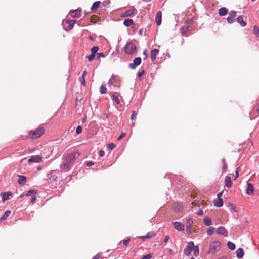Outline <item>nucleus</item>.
I'll use <instances>...</instances> for the list:
<instances>
[{
    "label": "nucleus",
    "instance_id": "nucleus-15",
    "mask_svg": "<svg viewBox=\"0 0 259 259\" xmlns=\"http://www.w3.org/2000/svg\"><path fill=\"white\" fill-rule=\"evenodd\" d=\"M64 22L66 24L68 25V29L69 30H70V29H72V28L73 27V26L76 22V20H67Z\"/></svg>",
    "mask_w": 259,
    "mask_h": 259
},
{
    "label": "nucleus",
    "instance_id": "nucleus-1",
    "mask_svg": "<svg viewBox=\"0 0 259 259\" xmlns=\"http://www.w3.org/2000/svg\"><path fill=\"white\" fill-rule=\"evenodd\" d=\"M45 132L42 127H38L34 130H31L29 132L28 136L32 139H36L40 137Z\"/></svg>",
    "mask_w": 259,
    "mask_h": 259
},
{
    "label": "nucleus",
    "instance_id": "nucleus-50",
    "mask_svg": "<svg viewBox=\"0 0 259 259\" xmlns=\"http://www.w3.org/2000/svg\"><path fill=\"white\" fill-rule=\"evenodd\" d=\"M102 253L101 252H99L98 253V254H97L96 255H95L93 258L92 259H99V258H100L102 256Z\"/></svg>",
    "mask_w": 259,
    "mask_h": 259
},
{
    "label": "nucleus",
    "instance_id": "nucleus-32",
    "mask_svg": "<svg viewBox=\"0 0 259 259\" xmlns=\"http://www.w3.org/2000/svg\"><path fill=\"white\" fill-rule=\"evenodd\" d=\"M193 254L194 255V256H197L199 254V248L197 246H194V248H193Z\"/></svg>",
    "mask_w": 259,
    "mask_h": 259
},
{
    "label": "nucleus",
    "instance_id": "nucleus-29",
    "mask_svg": "<svg viewBox=\"0 0 259 259\" xmlns=\"http://www.w3.org/2000/svg\"><path fill=\"white\" fill-rule=\"evenodd\" d=\"M253 31L254 35L257 37H259V27L256 25H254L253 27Z\"/></svg>",
    "mask_w": 259,
    "mask_h": 259
},
{
    "label": "nucleus",
    "instance_id": "nucleus-19",
    "mask_svg": "<svg viewBox=\"0 0 259 259\" xmlns=\"http://www.w3.org/2000/svg\"><path fill=\"white\" fill-rule=\"evenodd\" d=\"M236 256L238 258H241L244 255V251L242 248H238L236 251Z\"/></svg>",
    "mask_w": 259,
    "mask_h": 259
},
{
    "label": "nucleus",
    "instance_id": "nucleus-4",
    "mask_svg": "<svg viewBox=\"0 0 259 259\" xmlns=\"http://www.w3.org/2000/svg\"><path fill=\"white\" fill-rule=\"evenodd\" d=\"M136 11V9L134 7L131 8L130 9L126 10L124 12L120 14L121 17H127L132 16Z\"/></svg>",
    "mask_w": 259,
    "mask_h": 259
},
{
    "label": "nucleus",
    "instance_id": "nucleus-59",
    "mask_svg": "<svg viewBox=\"0 0 259 259\" xmlns=\"http://www.w3.org/2000/svg\"><path fill=\"white\" fill-rule=\"evenodd\" d=\"M169 239V236L168 235H166L164 237V242L167 243Z\"/></svg>",
    "mask_w": 259,
    "mask_h": 259
},
{
    "label": "nucleus",
    "instance_id": "nucleus-22",
    "mask_svg": "<svg viewBox=\"0 0 259 259\" xmlns=\"http://www.w3.org/2000/svg\"><path fill=\"white\" fill-rule=\"evenodd\" d=\"M227 13H228V10L225 7L221 8L219 10V14L220 16H225L227 14Z\"/></svg>",
    "mask_w": 259,
    "mask_h": 259
},
{
    "label": "nucleus",
    "instance_id": "nucleus-49",
    "mask_svg": "<svg viewBox=\"0 0 259 259\" xmlns=\"http://www.w3.org/2000/svg\"><path fill=\"white\" fill-rule=\"evenodd\" d=\"M82 127L81 126H78L76 128V132L77 134H79L82 132Z\"/></svg>",
    "mask_w": 259,
    "mask_h": 259
},
{
    "label": "nucleus",
    "instance_id": "nucleus-23",
    "mask_svg": "<svg viewBox=\"0 0 259 259\" xmlns=\"http://www.w3.org/2000/svg\"><path fill=\"white\" fill-rule=\"evenodd\" d=\"M133 24H134V21L132 19H125L123 21V24L127 27H129V26H131L132 25H133Z\"/></svg>",
    "mask_w": 259,
    "mask_h": 259
},
{
    "label": "nucleus",
    "instance_id": "nucleus-30",
    "mask_svg": "<svg viewBox=\"0 0 259 259\" xmlns=\"http://www.w3.org/2000/svg\"><path fill=\"white\" fill-rule=\"evenodd\" d=\"M227 246L229 249H230V250H233L235 249V245L234 244V243L231 242L230 241L228 242Z\"/></svg>",
    "mask_w": 259,
    "mask_h": 259
},
{
    "label": "nucleus",
    "instance_id": "nucleus-26",
    "mask_svg": "<svg viewBox=\"0 0 259 259\" xmlns=\"http://www.w3.org/2000/svg\"><path fill=\"white\" fill-rule=\"evenodd\" d=\"M204 222L206 226H209L211 224V220L208 217H205L204 218Z\"/></svg>",
    "mask_w": 259,
    "mask_h": 259
},
{
    "label": "nucleus",
    "instance_id": "nucleus-54",
    "mask_svg": "<svg viewBox=\"0 0 259 259\" xmlns=\"http://www.w3.org/2000/svg\"><path fill=\"white\" fill-rule=\"evenodd\" d=\"M125 136V133L124 132H122L119 136V137L118 138V140H120L122 139L124 136Z\"/></svg>",
    "mask_w": 259,
    "mask_h": 259
},
{
    "label": "nucleus",
    "instance_id": "nucleus-10",
    "mask_svg": "<svg viewBox=\"0 0 259 259\" xmlns=\"http://www.w3.org/2000/svg\"><path fill=\"white\" fill-rule=\"evenodd\" d=\"M69 14L73 18H79L81 16V10L76 9L74 10H71Z\"/></svg>",
    "mask_w": 259,
    "mask_h": 259
},
{
    "label": "nucleus",
    "instance_id": "nucleus-37",
    "mask_svg": "<svg viewBox=\"0 0 259 259\" xmlns=\"http://www.w3.org/2000/svg\"><path fill=\"white\" fill-rule=\"evenodd\" d=\"M100 92L101 94H105L107 92V88L105 86L102 85L100 88Z\"/></svg>",
    "mask_w": 259,
    "mask_h": 259
},
{
    "label": "nucleus",
    "instance_id": "nucleus-62",
    "mask_svg": "<svg viewBox=\"0 0 259 259\" xmlns=\"http://www.w3.org/2000/svg\"><path fill=\"white\" fill-rule=\"evenodd\" d=\"M255 108L256 111L257 112H259V103L255 105Z\"/></svg>",
    "mask_w": 259,
    "mask_h": 259
},
{
    "label": "nucleus",
    "instance_id": "nucleus-61",
    "mask_svg": "<svg viewBox=\"0 0 259 259\" xmlns=\"http://www.w3.org/2000/svg\"><path fill=\"white\" fill-rule=\"evenodd\" d=\"M239 176V170H238V169L237 168L236 172H235V179H237L238 178Z\"/></svg>",
    "mask_w": 259,
    "mask_h": 259
},
{
    "label": "nucleus",
    "instance_id": "nucleus-36",
    "mask_svg": "<svg viewBox=\"0 0 259 259\" xmlns=\"http://www.w3.org/2000/svg\"><path fill=\"white\" fill-rule=\"evenodd\" d=\"M36 194V191L33 190H30L29 191H28L27 192V193L25 194V196H28L32 195V194L35 195Z\"/></svg>",
    "mask_w": 259,
    "mask_h": 259
},
{
    "label": "nucleus",
    "instance_id": "nucleus-55",
    "mask_svg": "<svg viewBox=\"0 0 259 259\" xmlns=\"http://www.w3.org/2000/svg\"><path fill=\"white\" fill-rule=\"evenodd\" d=\"M94 164V162L92 161H88L86 163V165L88 167L91 166Z\"/></svg>",
    "mask_w": 259,
    "mask_h": 259
},
{
    "label": "nucleus",
    "instance_id": "nucleus-56",
    "mask_svg": "<svg viewBox=\"0 0 259 259\" xmlns=\"http://www.w3.org/2000/svg\"><path fill=\"white\" fill-rule=\"evenodd\" d=\"M196 214L199 216L202 215L203 214V211L202 210L200 209L196 213Z\"/></svg>",
    "mask_w": 259,
    "mask_h": 259
},
{
    "label": "nucleus",
    "instance_id": "nucleus-63",
    "mask_svg": "<svg viewBox=\"0 0 259 259\" xmlns=\"http://www.w3.org/2000/svg\"><path fill=\"white\" fill-rule=\"evenodd\" d=\"M100 56H102V57H104V55L102 53H98V58H100Z\"/></svg>",
    "mask_w": 259,
    "mask_h": 259
},
{
    "label": "nucleus",
    "instance_id": "nucleus-25",
    "mask_svg": "<svg viewBox=\"0 0 259 259\" xmlns=\"http://www.w3.org/2000/svg\"><path fill=\"white\" fill-rule=\"evenodd\" d=\"M237 21L242 26H245L246 25V23L243 21L242 16H239L237 19Z\"/></svg>",
    "mask_w": 259,
    "mask_h": 259
},
{
    "label": "nucleus",
    "instance_id": "nucleus-28",
    "mask_svg": "<svg viewBox=\"0 0 259 259\" xmlns=\"http://www.w3.org/2000/svg\"><path fill=\"white\" fill-rule=\"evenodd\" d=\"M116 79L115 76H112L109 80L108 84L109 85H112L116 82Z\"/></svg>",
    "mask_w": 259,
    "mask_h": 259
},
{
    "label": "nucleus",
    "instance_id": "nucleus-40",
    "mask_svg": "<svg viewBox=\"0 0 259 259\" xmlns=\"http://www.w3.org/2000/svg\"><path fill=\"white\" fill-rule=\"evenodd\" d=\"M99 48L97 46L93 47L91 48L92 53L94 54L98 51Z\"/></svg>",
    "mask_w": 259,
    "mask_h": 259
},
{
    "label": "nucleus",
    "instance_id": "nucleus-35",
    "mask_svg": "<svg viewBox=\"0 0 259 259\" xmlns=\"http://www.w3.org/2000/svg\"><path fill=\"white\" fill-rule=\"evenodd\" d=\"M222 167H223L224 172H225L227 169V163L226 162L225 159H223V160H222Z\"/></svg>",
    "mask_w": 259,
    "mask_h": 259
},
{
    "label": "nucleus",
    "instance_id": "nucleus-13",
    "mask_svg": "<svg viewBox=\"0 0 259 259\" xmlns=\"http://www.w3.org/2000/svg\"><path fill=\"white\" fill-rule=\"evenodd\" d=\"M225 186L228 188H230L232 186V182L231 177L227 176L225 179Z\"/></svg>",
    "mask_w": 259,
    "mask_h": 259
},
{
    "label": "nucleus",
    "instance_id": "nucleus-53",
    "mask_svg": "<svg viewBox=\"0 0 259 259\" xmlns=\"http://www.w3.org/2000/svg\"><path fill=\"white\" fill-rule=\"evenodd\" d=\"M227 20L229 23H232L234 22V19L232 17H228Z\"/></svg>",
    "mask_w": 259,
    "mask_h": 259
},
{
    "label": "nucleus",
    "instance_id": "nucleus-24",
    "mask_svg": "<svg viewBox=\"0 0 259 259\" xmlns=\"http://www.w3.org/2000/svg\"><path fill=\"white\" fill-rule=\"evenodd\" d=\"M100 3L101 2L100 1H96L94 2L91 8V10H94L97 9L99 8Z\"/></svg>",
    "mask_w": 259,
    "mask_h": 259
},
{
    "label": "nucleus",
    "instance_id": "nucleus-52",
    "mask_svg": "<svg viewBox=\"0 0 259 259\" xmlns=\"http://www.w3.org/2000/svg\"><path fill=\"white\" fill-rule=\"evenodd\" d=\"M148 51L147 49H145L143 51V55L144 56H145L144 57V59H146L147 58V57H148Z\"/></svg>",
    "mask_w": 259,
    "mask_h": 259
},
{
    "label": "nucleus",
    "instance_id": "nucleus-16",
    "mask_svg": "<svg viewBox=\"0 0 259 259\" xmlns=\"http://www.w3.org/2000/svg\"><path fill=\"white\" fill-rule=\"evenodd\" d=\"M159 52V50L157 49H154L151 50V59L152 61H154L156 58V56Z\"/></svg>",
    "mask_w": 259,
    "mask_h": 259
},
{
    "label": "nucleus",
    "instance_id": "nucleus-58",
    "mask_svg": "<svg viewBox=\"0 0 259 259\" xmlns=\"http://www.w3.org/2000/svg\"><path fill=\"white\" fill-rule=\"evenodd\" d=\"M224 190L222 191L221 192H219L217 195V198H221V197L222 196V194L223 193Z\"/></svg>",
    "mask_w": 259,
    "mask_h": 259
},
{
    "label": "nucleus",
    "instance_id": "nucleus-51",
    "mask_svg": "<svg viewBox=\"0 0 259 259\" xmlns=\"http://www.w3.org/2000/svg\"><path fill=\"white\" fill-rule=\"evenodd\" d=\"M140 238H142L143 239V240H145L146 239L150 238L151 236L149 234H147L145 236H141V237H140Z\"/></svg>",
    "mask_w": 259,
    "mask_h": 259
},
{
    "label": "nucleus",
    "instance_id": "nucleus-18",
    "mask_svg": "<svg viewBox=\"0 0 259 259\" xmlns=\"http://www.w3.org/2000/svg\"><path fill=\"white\" fill-rule=\"evenodd\" d=\"M214 205L216 207H220L223 205V201L222 198H217L214 200Z\"/></svg>",
    "mask_w": 259,
    "mask_h": 259
},
{
    "label": "nucleus",
    "instance_id": "nucleus-60",
    "mask_svg": "<svg viewBox=\"0 0 259 259\" xmlns=\"http://www.w3.org/2000/svg\"><path fill=\"white\" fill-rule=\"evenodd\" d=\"M36 201V197L35 196V195L32 196L31 199V202L32 203H33Z\"/></svg>",
    "mask_w": 259,
    "mask_h": 259
},
{
    "label": "nucleus",
    "instance_id": "nucleus-48",
    "mask_svg": "<svg viewBox=\"0 0 259 259\" xmlns=\"http://www.w3.org/2000/svg\"><path fill=\"white\" fill-rule=\"evenodd\" d=\"M130 241V238H127L126 239H125L123 241H122L123 244L126 246L128 244Z\"/></svg>",
    "mask_w": 259,
    "mask_h": 259
},
{
    "label": "nucleus",
    "instance_id": "nucleus-21",
    "mask_svg": "<svg viewBox=\"0 0 259 259\" xmlns=\"http://www.w3.org/2000/svg\"><path fill=\"white\" fill-rule=\"evenodd\" d=\"M12 195V193L9 192H5L2 194V198L3 201L7 200L9 199L10 196Z\"/></svg>",
    "mask_w": 259,
    "mask_h": 259
},
{
    "label": "nucleus",
    "instance_id": "nucleus-14",
    "mask_svg": "<svg viewBox=\"0 0 259 259\" xmlns=\"http://www.w3.org/2000/svg\"><path fill=\"white\" fill-rule=\"evenodd\" d=\"M161 18H162V13L161 11H158L155 17V20L157 25H160L161 24Z\"/></svg>",
    "mask_w": 259,
    "mask_h": 259
},
{
    "label": "nucleus",
    "instance_id": "nucleus-33",
    "mask_svg": "<svg viewBox=\"0 0 259 259\" xmlns=\"http://www.w3.org/2000/svg\"><path fill=\"white\" fill-rule=\"evenodd\" d=\"M214 228L211 227H209L207 230V234L208 235H211L214 233Z\"/></svg>",
    "mask_w": 259,
    "mask_h": 259
},
{
    "label": "nucleus",
    "instance_id": "nucleus-43",
    "mask_svg": "<svg viewBox=\"0 0 259 259\" xmlns=\"http://www.w3.org/2000/svg\"><path fill=\"white\" fill-rule=\"evenodd\" d=\"M79 80L81 83L82 85H83V86H85V77H83V76H81L80 78H79Z\"/></svg>",
    "mask_w": 259,
    "mask_h": 259
},
{
    "label": "nucleus",
    "instance_id": "nucleus-9",
    "mask_svg": "<svg viewBox=\"0 0 259 259\" xmlns=\"http://www.w3.org/2000/svg\"><path fill=\"white\" fill-rule=\"evenodd\" d=\"M42 158L39 155H34L32 156L28 159V163L31 164L33 162L38 163L41 162Z\"/></svg>",
    "mask_w": 259,
    "mask_h": 259
},
{
    "label": "nucleus",
    "instance_id": "nucleus-6",
    "mask_svg": "<svg viewBox=\"0 0 259 259\" xmlns=\"http://www.w3.org/2000/svg\"><path fill=\"white\" fill-rule=\"evenodd\" d=\"M173 226L174 228L178 231H183L184 230V224L180 222H173Z\"/></svg>",
    "mask_w": 259,
    "mask_h": 259
},
{
    "label": "nucleus",
    "instance_id": "nucleus-41",
    "mask_svg": "<svg viewBox=\"0 0 259 259\" xmlns=\"http://www.w3.org/2000/svg\"><path fill=\"white\" fill-rule=\"evenodd\" d=\"M152 257V254H148L146 255H144L143 256H142L141 258L140 259H150Z\"/></svg>",
    "mask_w": 259,
    "mask_h": 259
},
{
    "label": "nucleus",
    "instance_id": "nucleus-39",
    "mask_svg": "<svg viewBox=\"0 0 259 259\" xmlns=\"http://www.w3.org/2000/svg\"><path fill=\"white\" fill-rule=\"evenodd\" d=\"M175 210L178 212H181L182 211V206L180 204H178L175 206Z\"/></svg>",
    "mask_w": 259,
    "mask_h": 259
},
{
    "label": "nucleus",
    "instance_id": "nucleus-7",
    "mask_svg": "<svg viewBox=\"0 0 259 259\" xmlns=\"http://www.w3.org/2000/svg\"><path fill=\"white\" fill-rule=\"evenodd\" d=\"M193 224V220L192 218H189L186 221V230L188 234H190L192 233L191 228Z\"/></svg>",
    "mask_w": 259,
    "mask_h": 259
},
{
    "label": "nucleus",
    "instance_id": "nucleus-47",
    "mask_svg": "<svg viewBox=\"0 0 259 259\" xmlns=\"http://www.w3.org/2000/svg\"><path fill=\"white\" fill-rule=\"evenodd\" d=\"M95 55L92 53L91 55L87 56V58H88L89 61H91L94 59V58H95Z\"/></svg>",
    "mask_w": 259,
    "mask_h": 259
},
{
    "label": "nucleus",
    "instance_id": "nucleus-8",
    "mask_svg": "<svg viewBox=\"0 0 259 259\" xmlns=\"http://www.w3.org/2000/svg\"><path fill=\"white\" fill-rule=\"evenodd\" d=\"M141 62V58L139 57H137V58L134 59L133 63H130L129 64V67L131 69H135L137 67V66L140 65Z\"/></svg>",
    "mask_w": 259,
    "mask_h": 259
},
{
    "label": "nucleus",
    "instance_id": "nucleus-12",
    "mask_svg": "<svg viewBox=\"0 0 259 259\" xmlns=\"http://www.w3.org/2000/svg\"><path fill=\"white\" fill-rule=\"evenodd\" d=\"M217 232L218 234L223 235L224 236H227L228 235V233L226 229L224 227L222 226H220L217 228Z\"/></svg>",
    "mask_w": 259,
    "mask_h": 259
},
{
    "label": "nucleus",
    "instance_id": "nucleus-46",
    "mask_svg": "<svg viewBox=\"0 0 259 259\" xmlns=\"http://www.w3.org/2000/svg\"><path fill=\"white\" fill-rule=\"evenodd\" d=\"M44 151H47V152H48V153L46 155H45L46 158H47L50 156V154L51 153V151L50 150L49 148H45L44 150Z\"/></svg>",
    "mask_w": 259,
    "mask_h": 259
},
{
    "label": "nucleus",
    "instance_id": "nucleus-11",
    "mask_svg": "<svg viewBox=\"0 0 259 259\" xmlns=\"http://www.w3.org/2000/svg\"><path fill=\"white\" fill-rule=\"evenodd\" d=\"M246 192L248 195H252L254 193V188L253 185L249 183H247V186L246 190Z\"/></svg>",
    "mask_w": 259,
    "mask_h": 259
},
{
    "label": "nucleus",
    "instance_id": "nucleus-27",
    "mask_svg": "<svg viewBox=\"0 0 259 259\" xmlns=\"http://www.w3.org/2000/svg\"><path fill=\"white\" fill-rule=\"evenodd\" d=\"M181 32H182V34L183 35H185L187 33V32L189 30V27L188 26H186L185 27V26H183L182 28H181Z\"/></svg>",
    "mask_w": 259,
    "mask_h": 259
},
{
    "label": "nucleus",
    "instance_id": "nucleus-38",
    "mask_svg": "<svg viewBox=\"0 0 259 259\" xmlns=\"http://www.w3.org/2000/svg\"><path fill=\"white\" fill-rule=\"evenodd\" d=\"M98 20V17L96 15H93L91 17V22L96 23Z\"/></svg>",
    "mask_w": 259,
    "mask_h": 259
},
{
    "label": "nucleus",
    "instance_id": "nucleus-2",
    "mask_svg": "<svg viewBox=\"0 0 259 259\" xmlns=\"http://www.w3.org/2000/svg\"><path fill=\"white\" fill-rule=\"evenodd\" d=\"M220 248L221 243L218 241H213L209 245L208 253L213 254L218 251Z\"/></svg>",
    "mask_w": 259,
    "mask_h": 259
},
{
    "label": "nucleus",
    "instance_id": "nucleus-45",
    "mask_svg": "<svg viewBox=\"0 0 259 259\" xmlns=\"http://www.w3.org/2000/svg\"><path fill=\"white\" fill-rule=\"evenodd\" d=\"M137 114V113L135 111H133L132 112V114L131 116V119L132 120H134L135 119L136 117Z\"/></svg>",
    "mask_w": 259,
    "mask_h": 259
},
{
    "label": "nucleus",
    "instance_id": "nucleus-34",
    "mask_svg": "<svg viewBox=\"0 0 259 259\" xmlns=\"http://www.w3.org/2000/svg\"><path fill=\"white\" fill-rule=\"evenodd\" d=\"M11 213V211L9 210L6 211L4 214L1 217V220H5Z\"/></svg>",
    "mask_w": 259,
    "mask_h": 259
},
{
    "label": "nucleus",
    "instance_id": "nucleus-42",
    "mask_svg": "<svg viewBox=\"0 0 259 259\" xmlns=\"http://www.w3.org/2000/svg\"><path fill=\"white\" fill-rule=\"evenodd\" d=\"M236 16V12L234 11H231L229 13V16L230 17L234 18Z\"/></svg>",
    "mask_w": 259,
    "mask_h": 259
},
{
    "label": "nucleus",
    "instance_id": "nucleus-17",
    "mask_svg": "<svg viewBox=\"0 0 259 259\" xmlns=\"http://www.w3.org/2000/svg\"><path fill=\"white\" fill-rule=\"evenodd\" d=\"M79 153L78 152L72 153L68 155V160L70 162L73 161L76 157H78Z\"/></svg>",
    "mask_w": 259,
    "mask_h": 259
},
{
    "label": "nucleus",
    "instance_id": "nucleus-20",
    "mask_svg": "<svg viewBox=\"0 0 259 259\" xmlns=\"http://www.w3.org/2000/svg\"><path fill=\"white\" fill-rule=\"evenodd\" d=\"M19 179L18 180V183L19 184L23 185L26 181V177L24 176L19 175Z\"/></svg>",
    "mask_w": 259,
    "mask_h": 259
},
{
    "label": "nucleus",
    "instance_id": "nucleus-5",
    "mask_svg": "<svg viewBox=\"0 0 259 259\" xmlns=\"http://www.w3.org/2000/svg\"><path fill=\"white\" fill-rule=\"evenodd\" d=\"M193 248L194 242L192 241L189 242L188 243V246L184 250V254L187 256H189L191 254V252L192 251Z\"/></svg>",
    "mask_w": 259,
    "mask_h": 259
},
{
    "label": "nucleus",
    "instance_id": "nucleus-3",
    "mask_svg": "<svg viewBox=\"0 0 259 259\" xmlns=\"http://www.w3.org/2000/svg\"><path fill=\"white\" fill-rule=\"evenodd\" d=\"M124 50L127 54H134L137 52V47L134 43L128 42L124 47Z\"/></svg>",
    "mask_w": 259,
    "mask_h": 259
},
{
    "label": "nucleus",
    "instance_id": "nucleus-64",
    "mask_svg": "<svg viewBox=\"0 0 259 259\" xmlns=\"http://www.w3.org/2000/svg\"><path fill=\"white\" fill-rule=\"evenodd\" d=\"M144 71H142V72H139V73H138V77H141V76H142V75H143V73H144Z\"/></svg>",
    "mask_w": 259,
    "mask_h": 259
},
{
    "label": "nucleus",
    "instance_id": "nucleus-44",
    "mask_svg": "<svg viewBox=\"0 0 259 259\" xmlns=\"http://www.w3.org/2000/svg\"><path fill=\"white\" fill-rule=\"evenodd\" d=\"M107 147L109 149L112 150L115 147V145H114L113 143L108 144L107 145Z\"/></svg>",
    "mask_w": 259,
    "mask_h": 259
},
{
    "label": "nucleus",
    "instance_id": "nucleus-31",
    "mask_svg": "<svg viewBox=\"0 0 259 259\" xmlns=\"http://www.w3.org/2000/svg\"><path fill=\"white\" fill-rule=\"evenodd\" d=\"M112 99L116 104H120V99H119L118 97L115 94L112 95Z\"/></svg>",
    "mask_w": 259,
    "mask_h": 259
},
{
    "label": "nucleus",
    "instance_id": "nucleus-57",
    "mask_svg": "<svg viewBox=\"0 0 259 259\" xmlns=\"http://www.w3.org/2000/svg\"><path fill=\"white\" fill-rule=\"evenodd\" d=\"M99 155L101 157H103L105 155V152L103 150H100L99 152Z\"/></svg>",
    "mask_w": 259,
    "mask_h": 259
}]
</instances>
